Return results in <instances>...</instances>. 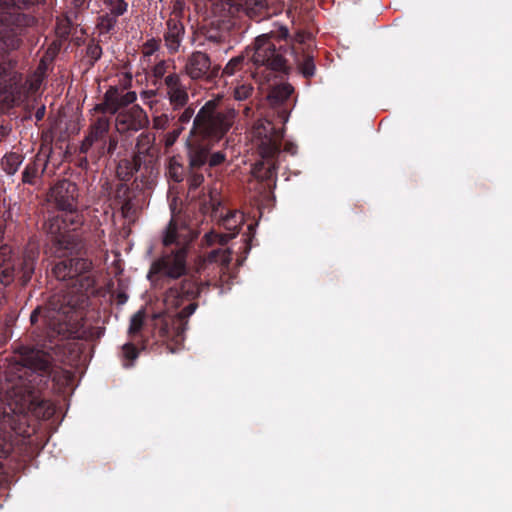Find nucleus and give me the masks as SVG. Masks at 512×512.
I'll use <instances>...</instances> for the list:
<instances>
[{"label":"nucleus","instance_id":"393cba45","mask_svg":"<svg viewBox=\"0 0 512 512\" xmlns=\"http://www.w3.org/2000/svg\"><path fill=\"white\" fill-rule=\"evenodd\" d=\"M145 313L143 310L136 312L130 319L128 334L131 339L140 333L144 326Z\"/></svg>","mask_w":512,"mask_h":512},{"label":"nucleus","instance_id":"5701e85b","mask_svg":"<svg viewBox=\"0 0 512 512\" xmlns=\"http://www.w3.org/2000/svg\"><path fill=\"white\" fill-rule=\"evenodd\" d=\"M103 4L107 10L105 12L117 18L128 12L129 5L126 0H103Z\"/></svg>","mask_w":512,"mask_h":512},{"label":"nucleus","instance_id":"a19ab883","mask_svg":"<svg viewBox=\"0 0 512 512\" xmlns=\"http://www.w3.org/2000/svg\"><path fill=\"white\" fill-rule=\"evenodd\" d=\"M309 34L305 31H298L294 36V40L300 44L304 43L308 38Z\"/></svg>","mask_w":512,"mask_h":512},{"label":"nucleus","instance_id":"6e6552de","mask_svg":"<svg viewBox=\"0 0 512 512\" xmlns=\"http://www.w3.org/2000/svg\"><path fill=\"white\" fill-rule=\"evenodd\" d=\"M4 248L7 249L5 263H9L10 266H12L9 269L11 271L9 274H11L13 279L6 286H3V284L0 283V288L2 291L0 304L2 303V300L4 298L5 288L11 285L16 279H18L22 286L26 285L31 280L32 275L34 274L35 271L36 262L39 257V248L36 244L33 243H29L25 247L21 256L16 255L13 249L6 244L0 246V251H2Z\"/></svg>","mask_w":512,"mask_h":512},{"label":"nucleus","instance_id":"e433bc0d","mask_svg":"<svg viewBox=\"0 0 512 512\" xmlns=\"http://www.w3.org/2000/svg\"><path fill=\"white\" fill-rule=\"evenodd\" d=\"M226 159L225 154L222 151H217L215 153H211V149L209 150L207 164L209 167H216L221 165Z\"/></svg>","mask_w":512,"mask_h":512},{"label":"nucleus","instance_id":"0eeeda50","mask_svg":"<svg viewBox=\"0 0 512 512\" xmlns=\"http://www.w3.org/2000/svg\"><path fill=\"white\" fill-rule=\"evenodd\" d=\"M252 140L263 159L255 166L254 175L270 186L271 182H275L277 175L276 158L281 151L283 130L278 129L268 120L255 122L252 128Z\"/></svg>","mask_w":512,"mask_h":512},{"label":"nucleus","instance_id":"cd10ccee","mask_svg":"<svg viewBox=\"0 0 512 512\" xmlns=\"http://www.w3.org/2000/svg\"><path fill=\"white\" fill-rule=\"evenodd\" d=\"M22 160L16 153H10L5 156L4 170L7 174L13 175L18 170Z\"/></svg>","mask_w":512,"mask_h":512},{"label":"nucleus","instance_id":"2eb2a0df","mask_svg":"<svg viewBox=\"0 0 512 512\" xmlns=\"http://www.w3.org/2000/svg\"><path fill=\"white\" fill-rule=\"evenodd\" d=\"M149 124L146 112L139 106L120 111L115 119V127L121 134L137 132Z\"/></svg>","mask_w":512,"mask_h":512},{"label":"nucleus","instance_id":"c85d7f7f","mask_svg":"<svg viewBox=\"0 0 512 512\" xmlns=\"http://www.w3.org/2000/svg\"><path fill=\"white\" fill-rule=\"evenodd\" d=\"M143 154L136 153L134 156L128 160L125 159V167L127 169H130L129 172L126 173V176L132 177L134 173L138 172L141 168L142 162H143Z\"/></svg>","mask_w":512,"mask_h":512},{"label":"nucleus","instance_id":"a878e982","mask_svg":"<svg viewBox=\"0 0 512 512\" xmlns=\"http://www.w3.org/2000/svg\"><path fill=\"white\" fill-rule=\"evenodd\" d=\"M298 68L305 78L308 79L314 76L316 67L313 56L308 54L303 55L302 59L298 61Z\"/></svg>","mask_w":512,"mask_h":512},{"label":"nucleus","instance_id":"58836bf2","mask_svg":"<svg viewBox=\"0 0 512 512\" xmlns=\"http://www.w3.org/2000/svg\"><path fill=\"white\" fill-rule=\"evenodd\" d=\"M93 146L94 143H92L89 138L85 137L80 145V153L87 154Z\"/></svg>","mask_w":512,"mask_h":512},{"label":"nucleus","instance_id":"4c0bfd02","mask_svg":"<svg viewBox=\"0 0 512 512\" xmlns=\"http://www.w3.org/2000/svg\"><path fill=\"white\" fill-rule=\"evenodd\" d=\"M130 169L125 167L124 160H122L117 167V175L123 181H128L131 177L126 176V173L129 172Z\"/></svg>","mask_w":512,"mask_h":512},{"label":"nucleus","instance_id":"39448f33","mask_svg":"<svg viewBox=\"0 0 512 512\" xmlns=\"http://www.w3.org/2000/svg\"><path fill=\"white\" fill-rule=\"evenodd\" d=\"M44 0H1L0 19V94L14 95L19 91L22 74L16 71L17 60L8 55L18 49L28 27L36 23L31 13Z\"/></svg>","mask_w":512,"mask_h":512},{"label":"nucleus","instance_id":"de8ad7c7","mask_svg":"<svg viewBox=\"0 0 512 512\" xmlns=\"http://www.w3.org/2000/svg\"><path fill=\"white\" fill-rule=\"evenodd\" d=\"M124 300H126V297H121L120 303H123Z\"/></svg>","mask_w":512,"mask_h":512},{"label":"nucleus","instance_id":"1a4fd4ad","mask_svg":"<svg viewBox=\"0 0 512 512\" xmlns=\"http://www.w3.org/2000/svg\"><path fill=\"white\" fill-rule=\"evenodd\" d=\"M215 6L229 16L244 13L250 19L260 22L277 13V6L272 0H217Z\"/></svg>","mask_w":512,"mask_h":512},{"label":"nucleus","instance_id":"7c9ffc66","mask_svg":"<svg viewBox=\"0 0 512 512\" xmlns=\"http://www.w3.org/2000/svg\"><path fill=\"white\" fill-rule=\"evenodd\" d=\"M169 64L167 61L162 60L158 62L154 67L152 68V76L154 78L153 84L157 85L158 80H161L167 76L166 73L168 72Z\"/></svg>","mask_w":512,"mask_h":512},{"label":"nucleus","instance_id":"72a5a7b5","mask_svg":"<svg viewBox=\"0 0 512 512\" xmlns=\"http://www.w3.org/2000/svg\"><path fill=\"white\" fill-rule=\"evenodd\" d=\"M169 175L175 182H181L184 179V167L181 164L170 163Z\"/></svg>","mask_w":512,"mask_h":512},{"label":"nucleus","instance_id":"473e14b6","mask_svg":"<svg viewBox=\"0 0 512 512\" xmlns=\"http://www.w3.org/2000/svg\"><path fill=\"white\" fill-rule=\"evenodd\" d=\"M253 93V87L251 84L238 85L234 89V98L242 101L248 99Z\"/></svg>","mask_w":512,"mask_h":512},{"label":"nucleus","instance_id":"f03ea898","mask_svg":"<svg viewBox=\"0 0 512 512\" xmlns=\"http://www.w3.org/2000/svg\"><path fill=\"white\" fill-rule=\"evenodd\" d=\"M50 197L60 215L49 218L44 230L51 236L54 254L60 260L52 269L54 276L67 282L68 290L52 295L48 300V319L59 312L75 313L88 303V292L95 286L93 263L85 257V243L76 231L83 225L84 216L78 207V186L62 179L51 188Z\"/></svg>","mask_w":512,"mask_h":512},{"label":"nucleus","instance_id":"9d476101","mask_svg":"<svg viewBox=\"0 0 512 512\" xmlns=\"http://www.w3.org/2000/svg\"><path fill=\"white\" fill-rule=\"evenodd\" d=\"M212 202V216L220 218V225L228 231L227 233H217V232H209L206 233L202 239L203 245L212 246L215 243H219L221 246H224L230 239L234 238L239 230L241 225L243 224L244 217L243 214L237 210L227 211L225 215H223L222 211H220V202H215L211 198Z\"/></svg>","mask_w":512,"mask_h":512},{"label":"nucleus","instance_id":"f8f14e48","mask_svg":"<svg viewBox=\"0 0 512 512\" xmlns=\"http://www.w3.org/2000/svg\"><path fill=\"white\" fill-rule=\"evenodd\" d=\"M293 87L288 83H281L279 85L272 86L267 95L269 104L274 108V113L277 114L276 119H272L269 116L259 119L256 122L268 120L272 122L278 129L285 132V124L289 119L290 106L288 101L293 93Z\"/></svg>","mask_w":512,"mask_h":512},{"label":"nucleus","instance_id":"a18cd8bd","mask_svg":"<svg viewBox=\"0 0 512 512\" xmlns=\"http://www.w3.org/2000/svg\"><path fill=\"white\" fill-rule=\"evenodd\" d=\"M248 229L251 231L253 229V225L252 224L248 225Z\"/></svg>","mask_w":512,"mask_h":512},{"label":"nucleus","instance_id":"c03bdc74","mask_svg":"<svg viewBox=\"0 0 512 512\" xmlns=\"http://www.w3.org/2000/svg\"><path fill=\"white\" fill-rule=\"evenodd\" d=\"M143 94L145 96H149L150 97V96H154L155 95V91H153V90L145 91Z\"/></svg>","mask_w":512,"mask_h":512},{"label":"nucleus","instance_id":"bb28decb","mask_svg":"<svg viewBox=\"0 0 512 512\" xmlns=\"http://www.w3.org/2000/svg\"><path fill=\"white\" fill-rule=\"evenodd\" d=\"M86 58L88 59L89 66H94V64L101 58L102 56V47L96 42L94 39L90 40L86 46Z\"/></svg>","mask_w":512,"mask_h":512},{"label":"nucleus","instance_id":"f257e3e1","mask_svg":"<svg viewBox=\"0 0 512 512\" xmlns=\"http://www.w3.org/2000/svg\"><path fill=\"white\" fill-rule=\"evenodd\" d=\"M83 310L75 313L59 314L48 319V304L38 306L30 315L31 325L35 329L43 328L37 335L36 346H21L19 360L6 371V383L2 389L6 393L7 404L0 403V458L6 457L10 450L11 431L16 429L17 416L31 412L36 417L50 419L55 413L53 403L41 397V391L47 387L49 380L57 384L68 383L72 373L56 367L52 351L60 347L66 339L80 337ZM7 480L0 462V486Z\"/></svg>","mask_w":512,"mask_h":512},{"label":"nucleus","instance_id":"ea45409f","mask_svg":"<svg viewBox=\"0 0 512 512\" xmlns=\"http://www.w3.org/2000/svg\"><path fill=\"white\" fill-rule=\"evenodd\" d=\"M284 151L290 155H295L297 153V145L291 141H286L284 144Z\"/></svg>","mask_w":512,"mask_h":512},{"label":"nucleus","instance_id":"aec40b11","mask_svg":"<svg viewBox=\"0 0 512 512\" xmlns=\"http://www.w3.org/2000/svg\"><path fill=\"white\" fill-rule=\"evenodd\" d=\"M46 164L39 157H36L33 161L29 162L24 171L22 172V182L25 184L34 185L36 179L44 172Z\"/></svg>","mask_w":512,"mask_h":512},{"label":"nucleus","instance_id":"20e7f679","mask_svg":"<svg viewBox=\"0 0 512 512\" xmlns=\"http://www.w3.org/2000/svg\"><path fill=\"white\" fill-rule=\"evenodd\" d=\"M220 104V97L208 100L193 119L188 140L190 193L204 182V175L199 170L207 164L209 150L224 138L234 123L235 109L221 108Z\"/></svg>","mask_w":512,"mask_h":512},{"label":"nucleus","instance_id":"412c9836","mask_svg":"<svg viewBox=\"0 0 512 512\" xmlns=\"http://www.w3.org/2000/svg\"><path fill=\"white\" fill-rule=\"evenodd\" d=\"M249 58L247 59L244 55H238L232 59L229 60V62L226 64L224 69L222 70L221 75L222 76H232L240 71H248L250 67H247L249 65Z\"/></svg>","mask_w":512,"mask_h":512},{"label":"nucleus","instance_id":"49530a36","mask_svg":"<svg viewBox=\"0 0 512 512\" xmlns=\"http://www.w3.org/2000/svg\"><path fill=\"white\" fill-rule=\"evenodd\" d=\"M124 300H126V297H121L120 303H123Z\"/></svg>","mask_w":512,"mask_h":512},{"label":"nucleus","instance_id":"dca6fc26","mask_svg":"<svg viewBox=\"0 0 512 512\" xmlns=\"http://www.w3.org/2000/svg\"><path fill=\"white\" fill-rule=\"evenodd\" d=\"M164 85L166 97L169 100L172 110H182L189 101V95L186 86L182 83L180 75L175 72L169 73L164 78Z\"/></svg>","mask_w":512,"mask_h":512},{"label":"nucleus","instance_id":"2f4dec72","mask_svg":"<svg viewBox=\"0 0 512 512\" xmlns=\"http://www.w3.org/2000/svg\"><path fill=\"white\" fill-rule=\"evenodd\" d=\"M152 145V140L150 135L142 133L136 143L137 153L139 154H148Z\"/></svg>","mask_w":512,"mask_h":512},{"label":"nucleus","instance_id":"f3484780","mask_svg":"<svg viewBox=\"0 0 512 512\" xmlns=\"http://www.w3.org/2000/svg\"><path fill=\"white\" fill-rule=\"evenodd\" d=\"M185 35L184 24L176 18H169L166 21V30L164 32V44L169 54H176L182 44Z\"/></svg>","mask_w":512,"mask_h":512},{"label":"nucleus","instance_id":"9b49d317","mask_svg":"<svg viewBox=\"0 0 512 512\" xmlns=\"http://www.w3.org/2000/svg\"><path fill=\"white\" fill-rule=\"evenodd\" d=\"M184 72L195 82L212 85L220 75V66L212 65L207 53L194 51L186 58Z\"/></svg>","mask_w":512,"mask_h":512},{"label":"nucleus","instance_id":"79ce46f5","mask_svg":"<svg viewBox=\"0 0 512 512\" xmlns=\"http://www.w3.org/2000/svg\"><path fill=\"white\" fill-rule=\"evenodd\" d=\"M45 112H46V108H45V106H44V105H42L41 107H39V108L36 110L35 114H34L36 121H41V120H43V118H44V116H45Z\"/></svg>","mask_w":512,"mask_h":512},{"label":"nucleus","instance_id":"423d86ee","mask_svg":"<svg viewBox=\"0 0 512 512\" xmlns=\"http://www.w3.org/2000/svg\"><path fill=\"white\" fill-rule=\"evenodd\" d=\"M288 36V28L279 26L269 33L256 37L253 45L246 48L247 57L255 67V71L252 73L254 78L260 76L269 81L274 72L287 70L286 55L292 51L280 44V41L287 39Z\"/></svg>","mask_w":512,"mask_h":512},{"label":"nucleus","instance_id":"f704fd0d","mask_svg":"<svg viewBox=\"0 0 512 512\" xmlns=\"http://www.w3.org/2000/svg\"><path fill=\"white\" fill-rule=\"evenodd\" d=\"M160 39L151 38L143 44V54L151 56L160 48Z\"/></svg>","mask_w":512,"mask_h":512},{"label":"nucleus","instance_id":"7ed1b4c3","mask_svg":"<svg viewBox=\"0 0 512 512\" xmlns=\"http://www.w3.org/2000/svg\"><path fill=\"white\" fill-rule=\"evenodd\" d=\"M163 245L165 250L151 263L147 279L155 289L164 290V311L154 315L155 329L174 353L185 340L188 319L198 308L197 299L209 282L199 277V268L188 267V241L180 239L174 219L165 230Z\"/></svg>","mask_w":512,"mask_h":512},{"label":"nucleus","instance_id":"4be33fe9","mask_svg":"<svg viewBox=\"0 0 512 512\" xmlns=\"http://www.w3.org/2000/svg\"><path fill=\"white\" fill-rule=\"evenodd\" d=\"M117 23V17L104 12L97 18L96 27L99 30L100 35L110 34L115 30Z\"/></svg>","mask_w":512,"mask_h":512},{"label":"nucleus","instance_id":"c9c22d12","mask_svg":"<svg viewBox=\"0 0 512 512\" xmlns=\"http://www.w3.org/2000/svg\"><path fill=\"white\" fill-rule=\"evenodd\" d=\"M179 112L177 122L181 125L188 124L194 116L195 110L192 106H185Z\"/></svg>","mask_w":512,"mask_h":512},{"label":"nucleus","instance_id":"a211bd4d","mask_svg":"<svg viewBox=\"0 0 512 512\" xmlns=\"http://www.w3.org/2000/svg\"><path fill=\"white\" fill-rule=\"evenodd\" d=\"M230 27L229 21L212 22L210 26L203 28V36L208 43L221 45L226 43Z\"/></svg>","mask_w":512,"mask_h":512},{"label":"nucleus","instance_id":"ddd939ff","mask_svg":"<svg viewBox=\"0 0 512 512\" xmlns=\"http://www.w3.org/2000/svg\"><path fill=\"white\" fill-rule=\"evenodd\" d=\"M110 122L105 117L97 118L89 127L87 138L98 145V155L112 156L118 145V136L110 134Z\"/></svg>","mask_w":512,"mask_h":512},{"label":"nucleus","instance_id":"c756f323","mask_svg":"<svg viewBox=\"0 0 512 512\" xmlns=\"http://www.w3.org/2000/svg\"><path fill=\"white\" fill-rule=\"evenodd\" d=\"M229 260H230V255L222 247L211 250L207 255V261L210 263H214V262L215 263L216 262L228 263Z\"/></svg>","mask_w":512,"mask_h":512},{"label":"nucleus","instance_id":"4468645a","mask_svg":"<svg viewBox=\"0 0 512 512\" xmlns=\"http://www.w3.org/2000/svg\"><path fill=\"white\" fill-rule=\"evenodd\" d=\"M137 99L134 91H125L124 88L110 86L104 94L103 102L96 106V110L102 113L118 114Z\"/></svg>","mask_w":512,"mask_h":512},{"label":"nucleus","instance_id":"09e8293b","mask_svg":"<svg viewBox=\"0 0 512 512\" xmlns=\"http://www.w3.org/2000/svg\"><path fill=\"white\" fill-rule=\"evenodd\" d=\"M124 300H126V297H121L120 303H123Z\"/></svg>","mask_w":512,"mask_h":512},{"label":"nucleus","instance_id":"b1692460","mask_svg":"<svg viewBox=\"0 0 512 512\" xmlns=\"http://www.w3.org/2000/svg\"><path fill=\"white\" fill-rule=\"evenodd\" d=\"M139 356V349L132 342H128L122 346L121 357L123 366L130 368Z\"/></svg>","mask_w":512,"mask_h":512},{"label":"nucleus","instance_id":"6ab92c4d","mask_svg":"<svg viewBox=\"0 0 512 512\" xmlns=\"http://www.w3.org/2000/svg\"><path fill=\"white\" fill-rule=\"evenodd\" d=\"M114 201L120 206L124 217H128L134 209L133 191L126 183H119L114 193Z\"/></svg>","mask_w":512,"mask_h":512},{"label":"nucleus","instance_id":"37998d69","mask_svg":"<svg viewBox=\"0 0 512 512\" xmlns=\"http://www.w3.org/2000/svg\"><path fill=\"white\" fill-rule=\"evenodd\" d=\"M243 111L246 116H249L252 109L250 107L246 106Z\"/></svg>","mask_w":512,"mask_h":512}]
</instances>
